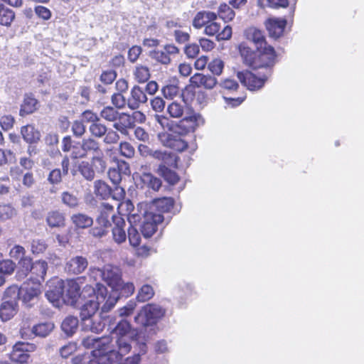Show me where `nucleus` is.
Segmentation results:
<instances>
[{
    "label": "nucleus",
    "mask_w": 364,
    "mask_h": 364,
    "mask_svg": "<svg viewBox=\"0 0 364 364\" xmlns=\"http://www.w3.org/2000/svg\"><path fill=\"white\" fill-rule=\"evenodd\" d=\"M80 302L75 306L80 310L82 320L92 317L101 308L102 312H107L116 304L118 296L116 294H108L107 288L102 284L97 283L96 289L86 285L82 289Z\"/></svg>",
    "instance_id": "f257e3e1"
},
{
    "label": "nucleus",
    "mask_w": 364,
    "mask_h": 364,
    "mask_svg": "<svg viewBox=\"0 0 364 364\" xmlns=\"http://www.w3.org/2000/svg\"><path fill=\"white\" fill-rule=\"evenodd\" d=\"M115 348L114 337L97 338V346L91 353L90 364H110L115 356V355H112Z\"/></svg>",
    "instance_id": "f03ea898"
},
{
    "label": "nucleus",
    "mask_w": 364,
    "mask_h": 364,
    "mask_svg": "<svg viewBox=\"0 0 364 364\" xmlns=\"http://www.w3.org/2000/svg\"><path fill=\"white\" fill-rule=\"evenodd\" d=\"M115 335V347L118 354L129 353L132 349V343L134 341V332L128 321L122 319L113 331Z\"/></svg>",
    "instance_id": "7ed1b4c3"
},
{
    "label": "nucleus",
    "mask_w": 364,
    "mask_h": 364,
    "mask_svg": "<svg viewBox=\"0 0 364 364\" xmlns=\"http://www.w3.org/2000/svg\"><path fill=\"white\" fill-rule=\"evenodd\" d=\"M166 314V310L156 304H148L144 306L137 316L135 322L142 326L155 325Z\"/></svg>",
    "instance_id": "20e7f679"
},
{
    "label": "nucleus",
    "mask_w": 364,
    "mask_h": 364,
    "mask_svg": "<svg viewBox=\"0 0 364 364\" xmlns=\"http://www.w3.org/2000/svg\"><path fill=\"white\" fill-rule=\"evenodd\" d=\"M102 154L100 143L93 138L83 139L81 142H77L73 146L71 157L73 159H84L89 155L95 156Z\"/></svg>",
    "instance_id": "39448f33"
},
{
    "label": "nucleus",
    "mask_w": 364,
    "mask_h": 364,
    "mask_svg": "<svg viewBox=\"0 0 364 364\" xmlns=\"http://www.w3.org/2000/svg\"><path fill=\"white\" fill-rule=\"evenodd\" d=\"M107 285L115 291L119 290L122 284V272L119 267L112 264H106L102 270H95Z\"/></svg>",
    "instance_id": "423d86ee"
},
{
    "label": "nucleus",
    "mask_w": 364,
    "mask_h": 364,
    "mask_svg": "<svg viewBox=\"0 0 364 364\" xmlns=\"http://www.w3.org/2000/svg\"><path fill=\"white\" fill-rule=\"evenodd\" d=\"M41 294V284L31 280L23 282L20 287V299L28 306L37 302Z\"/></svg>",
    "instance_id": "0eeeda50"
},
{
    "label": "nucleus",
    "mask_w": 364,
    "mask_h": 364,
    "mask_svg": "<svg viewBox=\"0 0 364 364\" xmlns=\"http://www.w3.org/2000/svg\"><path fill=\"white\" fill-rule=\"evenodd\" d=\"M164 220V217L160 213H156L152 210L145 211L143 214L141 231L146 238L151 237L157 230L158 225Z\"/></svg>",
    "instance_id": "6e6552de"
},
{
    "label": "nucleus",
    "mask_w": 364,
    "mask_h": 364,
    "mask_svg": "<svg viewBox=\"0 0 364 364\" xmlns=\"http://www.w3.org/2000/svg\"><path fill=\"white\" fill-rule=\"evenodd\" d=\"M270 75V71L267 74L258 73V75L252 74L250 71L238 72L237 76L241 83L250 90H255L263 87L264 82Z\"/></svg>",
    "instance_id": "1a4fd4ad"
},
{
    "label": "nucleus",
    "mask_w": 364,
    "mask_h": 364,
    "mask_svg": "<svg viewBox=\"0 0 364 364\" xmlns=\"http://www.w3.org/2000/svg\"><path fill=\"white\" fill-rule=\"evenodd\" d=\"M178 133H161L159 134L160 142L164 146L175 151L181 152L188 147V143Z\"/></svg>",
    "instance_id": "9d476101"
},
{
    "label": "nucleus",
    "mask_w": 364,
    "mask_h": 364,
    "mask_svg": "<svg viewBox=\"0 0 364 364\" xmlns=\"http://www.w3.org/2000/svg\"><path fill=\"white\" fill-rule=\"evenodd\" d=\"M204 123V119L199 114H193L188 117H184L177 124L176 127V133L180 135L186 134L193 132L196 129Z\"/></svg>",
    "instance_id": "9b49d317"
},
{
    "label": "nucleus",
    "mask_w": 364,
    "mask_h": 364,
    "mask_svg": "<svg viewBox=\"0 0 364 364\" xmlns=\"http://www.w3.org/2000/svg\"><path fill=\"white\" fill-rule=\"evenodd\" d=\"M36 348V345L33 343L18 342L13 347V350L10 355L11 359L21 364L26 363L29 358L28 353L34 351Z\"/></svg>",
    "instance_id": "f8f14e48"
},
{
    "label": "nucleus",
    "mask_w": 364,
    "mask_h": 364,
    "mask_svg": "<svg viewBox=\"0 0 364 364\" xmlns=\"http://www.w3.org/2000/svg\"><path fill=\"white\" fill-rule=\"evenodd\" d=\"M80 287L75 280H68L66 282H63L64 299L63 302L71 305L76 306L81 299L80 296Z\"/></svg>",
    "instance_id": "ddd939ff"
},
{
    "label": "nucleus",
    "mask_w": 364,
    "mask_h": 364,
    "mask_svg": "<svg viewBox=\"0 0 364 364\" xmlns=\"http://www.w3.org/2000/svg\"><path fill=\"white\" fill-rule=\"evenodd\" d=\"M148 98L144 92V90L138 86L134 85L130 90V95L127 98V106L129 109L134 110L146 103Z\"/></svg>",
    "instance_id": "4468645a"
},
{
    "label": "nucleus",
    "mask_w": 364,
    "mask_h": 364,
    "mask_svg": "<svg viewBox=\"0 0 364 364\" xmlns=\"http://www.w3.org/2000/svg\"><path fill=\"white\" fill-rule=\"evenodd\" d=\"M46 297L53 306L59 307L64 299L63 281L58 280L55 286L50 287L46 292Z\"/></svg>",
    "instance_id": "2eb2a0df"
},
{
    "label": "nucleus",
    "mask_w": 364,
    "mask_h": 364,
    "mask_svg": "<svg viewBox=\"0 0 364 364\" xmlns=\"http://www.w3.org/2000/svg\"><path fill=\"white\" fill-rule=\"evenodd\" d=\"M88 266L87 258L82 256H76L69 259L65 264V271L71 274L82 273Z\"/></svg>",
    "instance_id": "dca6fc26"
},
{
    "label": "nucleus",
    "mask_w": 364,
    "mask_h": 364,
    "mask_svg": "<svg viewBox=\"0 0 364 364\" xmlns=\"http://www.w3.org/2000/svg\"><path fill=\"white\" fill-rule=\"evenodd\" d=\"M191 85L196 87H203L207 90H212L218 84L217 79L210 75L196 73L191 78Z\"/></svg>",
    "instance_id": "f3484780"
},
{
    "label": "nucleus",
    "mask_w": 364,
    "mask_h": 364,
    "mask_svg": "<svg viewBox=\"0 0 364 364\" xmlns=\"http://www.w3.org/2000/svg\"><path fill=\"white\" fill-rule=\"evenodd\" d=\"M114 226L112 229V239L118 245L124 242L127 240V234L124 230L125 222L119 216H112Z\"/></svg>",
    "instance_id": "a211bd4d"
},
{
    "label": "nucleus",
    "mask_w": 364,
    "mask_h": 364,
    "mask_svg": "<svg viewBox=\"0 0 364 364\" xmlns=\"http://www.w3.org/2000/svg\"><path fill=\"white\" fill-rule=\"evenodd\" d=\"M48 269V264L44 260H37L32 264V268L31 270V279L35 282H39L41 284V282L44 281L45 276L46 274Z\"/></svg>",
    "instance_id": "6ab92c4d"
},
{
    "label": "nucleus",
    "mask_w": 364,
    "mask_h": 364,
    "mask_svg": "<svg viewBox=\"0 0 364 364\" xmlns=\"http://www.w3.org/2000/svg\"><path fill=\"white\" fill-rule=\"evenodd\" d=\"M239 51L245 64L248 66H258L257 60L259 55L247 46L246 43L240 44Z\"/></svg>",
    "instance_id": "aec40b11"
},
{
    "label": "nucleus",
    "mask_w": 364,
    "mask_h": 364,
    "mask_svg": "<svg viewBox=\"0 0 364 364\" xmlns=\"http://www.w3.org/2000/svg\"><path fill=\"white\" fill-rule=\"evenodd\" d=\"M100 117L107 122H112L121 121L124 118L129 121V115L124 112H119L117 109L112 106L105 107L100 113Z\"/></svg>",
    "instance_id": "412c9836"
},
{
    "label": "nucleus",
    "mask_w": 364,
    "mask_h": 364,
    "mask_svg": "<svg viewBox=\"0 0 364 364\" xmlns=\"http://www.w3.org/2000/svg\"><path fill=\"white\" fill-rule=\"evenodd\" d=\"M70 220L76 229H87L93 224L92 218L82 213L73 214L70 216Z\"/></svg>",
    "instance_id": "4be33fe9"
},
{
    "label": "nucleus",
    "mask_w": 364,
    "mask_h": 364,
    "mask_svg": "<svg viewBox=\"0 0 364 364\" xmlns=\"http://www.w3.org/2000/svg\"><path fill=\"white\" fill-rule=\"evenodd\" d=\"M82 321V328L85 331L99 333L103 331L105 323L100 317H90Z\"/></svg>",
    "instance_id": "5701e85b"
},
{
    "label": "nucleus",
    "mask_w": 364,
    "mask_h": 364,
    "mask_svg": "<svg viewBox=\"0 0 364 364\" xmlns=\"http://www.w3.org/2000/svg\"><path fill=\"white\" fill-rule=\"evenodd\" d=\"M119 208L124 214L127 215V219L131 225L136 224L141 220L140 215L134 212V206L131 200H127L120 203Z\"/></svg>",
    "instance_id": "b1692460"
},
{
    "label": "nucleus",
    "mask_w": 364,
    "mask_h": 364,
    "mask_svg": "<svg viewBox=\"0 0 364 364\" xmlns=\"http://www.w3.org/2000/svg\"><path fill=\"white\" fill-rule=\"evenodd\" d=\"M246 38L255 43L257 46V49L262 48L266 46L264 36L262 31L255 27H250L245 32Z\"/></svg>",
    "instance_id": "393cba45"
},
{
    "label": "nucleus",
    "mask_w": 364,
    "mask_h": 364,
    "mask_svg": "<svg viewBox=\"0 0 364 364\" xmlns=\"http://www.w3.org/2000/svg\"><path fill=\"white\" fill-rule=\"evenodd\" d=\"M154 155V159L161 161V164H164L168 168H177L178 158L175 154L158 150Z\"/></svg>",
    "instance_id": "a878e982"
},
{
    "label": "nucleus",
    "mask_w": 364,
    "mask_h": 364,
    "mask_svg": "<svg viewBox=\"0 0 364 364\" xmlns=\"http://www.w3.org/2000/svg\"><path fill=\"white\" fill-rule=\"evenodd\" d=\"M264 50L260 53L259 59L261 64H258L260 67H270L274 65L276 58L275 51L273 47L267 45L264 46Z\"/></svg>",
    "instance_id": "bb28decb"
},
{
    "label": "nucleus",
    "mask_w": 364,
    "mask_h": 364,
    "mask_svg": "<svg viewBox=\"0 0 364 364\" xmlns=\"http://www.w3.org/2000/svg\"><path fill=\"white\" fill-rule=\"evenodd\" d=\"M173 207V200L171 198H162L155 199L150 210H156L159 213H168Z\"/></svg>",
    "instance_id": "cd10ccee"
},
{
    "label": "nucleus",
    "mask_w": 364,
    "mask_h": 364,
    "mask_svg": "<svg viewBox=\"0 0 364 364\" xmlns=\"http://www.w3.org/2000/svg\"><path fill=\"white\" fill-rule=\"evenodd\" d=\"M17 302L4 301L0 308V318L2 321H8L13 317L17 311Z\"/></svg>",
    "instance_id": "c85d7f7f"
},
{
    "label": "nucleus",
    "mask_w": 364,
    "mask_h": 364,
    "mask_svg": "<svg viewBox=\"0 0 364 364\" xmlns=\"http://www.w3.org/2000/svg\"><path fill=\"white\" fill-rule=\"evenodd\" d=\"M21 133L23 139L29 144L38 142L41 138L40 132L32 125H26L21 127Z\"/></svg>",
    "instance_id": "c756f323"
},
{
    "label": "nucleus",
    "mask_w": 364,
    "mask_h": 364,
    "mask_svg": "<svg viewBox=\"0 0 364 364\" xmlns=\"http://www.w3.org/2000/svg\"><path fill=\"white\" fill-rule=\"evenodd\" d=\"M117 348L112 352V355H115L114 359L111 361L110 364H139L141 361V355L139 353H135L132 356H129L124 359L123 357L127 353H122L119 355L117 352Z\"/></svg>",
    "instance_id": "7c9ffc66"
},
{
    "label": "nucleus",
    "mask_w": 364,
    "mask_h": 364,
    "mask_svg": "<svg viewBox=\"0 0 364 364\" xmlns=\"http://www.w3.org/2000/svg\"><path fill=\"white\" fill-rule=\"evenodd\" d=\"M78 328V319L73 316H67L61 323L62 331L68 336H73Z\"/></svg>",
    "instance_id": "2f4dec72"
},
{
    "label": "nucleus",
    "mask_w": 364,
    "mask_h": 364,
    "mask_svg": "<svg viewBox=\"0 0 364 364\" xmlns=\"http://www.w3.org/2000/svg\"><path fill=\"white\" fill-rule=\"evenodd\" d=\"M47 224L50 228H60L65 225V215L58 210L50 211L46 217Z\"/></svg>",
    "instance_id": "473e14b6"
},
{
    "label": "nucleus",
    "mask_w": 364,
    "mask_h": 364,
    "mask_svg": "<svg viewBox=\"0 0 364 364\" xmlns=\"http://www.w3.org/2000/svg\"><path fill=\"white\" fill-rule=\"evenodd\" d=\"M157 172L166 181L171 185L176 184L179 180L177 173L164 164H160L159 166Z\"/></svg>",
    "instance_id": "72a5a7b5"
},
{
    "label": "nucleus",
    "mask_w": 364,
    "mask_h": 364,
    "mask_svg": "<svg viewBox=\"0 0 364 364\" xmlns=\"http://www.w3.org/2000/svg\"><path fill=\"white\" fill-rule=\"evenodd\" d=\"M94 193L97 196L105 200L111 196L112 189L105 182L99 180L95 182Z\"/></svg>",
    "instance_id": "f704fd0d"
},
{
    "label": "nucleus",
    "mask_w": 364,
    "mask_h": 364,
    "mask_svg": "<svg viewBox=\"0 0 364 364\" xmlns=\"http://www.w3.org/2000/svg\"><path fill=\"white\" fill-rule=\"evenodd\" d=\"M31 259L28 257H25L19 259L18 262V269L16 272V277L18 279H24L30 272L32 268Z\"/></svg>",
    "instance_id": "c9c22d12"
},
{
    "label": "nucleus",
    "mask_w": 364,
    "mask_h": 364,
    "mask_svg": "<svg viewBox=\"0 0 364 364\" xmlns=\"http://www.w3.org/2000/svg\"><path fill=\"white\" fill-rule=\"evenodd\" d=\"M77 171L87 181H91L95 178V172L93 168V165L88 161H81L77 166Z\"/></svg>",
    "instance_id": "e433bc0d"
},
{
    "label": "nucleus",
    "mask_w": 364,
    "mask_h": 364,
    "mask_svg": "<svg viewBox=\"0 0 364 364\" xmlns=\"http://www.w3.org/2000/svg\"><path fill=\"white\" fill-rule=\"evenodd\" d=\"M37 100L31 95H25L23 103L20 109V114L23 116L33 113L36 109Z\"/></svg>",
    "instance_id": "4c0bfd02"
},
{
    "label": "nucleus",
    "mask_w": 364,
    "mask_h": 364,
    "mask_svg": "<svg viewBox=\"0 0 364 364\" xmlns=\"http://www.w3.org/2000/svg\"><path fill=\"white\" fill-rule=\"evenodd\" d=\"M53 328L54 324L51 322L39 323L33 327L31 334L40 337H46L53 330Z\"/></svg>",
    "instance_id": "58836bf2"
},
{
    "label": "nucleus",
    "mask_w": 364,
    "mask_h": 364,
    "mask_svg": "<svg viewBox=\"0 0 364 364\" xmlns=\"http://www.w3.org/2000/svg\"><path fill=\"white\" fill-rule=\"evenodd\" d=\"M16 215V210L11 205L0 204V221H6L12 219Z\"/></svg>",
    "instance_id": "ea45409f"
},
{
    "label": "nucleus",
    "mask_w": 364,
    "mask_h": 364,
    "mask_svg": "<svg viewBox=\"0 0 364 364\" xmlns=\"http://www.w3.org/2000/svg\"><path fill=\"white\" fill-rule=\"evenodd\" d=\"M154 296V288L149 284H144L139 290L136 299L139 302H145L151 299Z\"/></svg>",
    "instance_id": "a19ab883"
},
{
    "label": "nucleus",
    "mask_w": 364,
    "mask_h": 364,
    "mask_svg": "<svg viewBox=\"0 0 364 364\" xmlns=\"http://www.w3.org/2000/svg\"><path fill=\"white\" fill-rule=\"evenodd\" d=\"M134 76L138 82H144L150 77L149 69L144 65H136L134 70Z\"/></svg>",
    "instance_id": "79ce46f5"
},
{
    "label": "nucleus",
    "mask_w": 364,
    "mask_h": 364,
    "mask_svg": "<svg viewBox=\"0 0 364 364\" xmlns=\"http://www.w3.org/2000/svg\"><path fill=\"white\" fill-rule=\"evenodd\" d=\"M18 299H20V287L16 285H11L5 290L3 296L4 301L7 300L17 302Z\"/></svg>",
    "instance_id": "37998d69"
},
{
    "label": "nucleus",
    "mask_w": 364,
    "mask_h": 364,
    "mask_svg": "<svg viewBox=\"0 0 364 364\" xmlns=\"http://www.w3.org/2000/svg\"><path fill=\"white\" fill-rule=\"evenodd\" d=\"M218 18L214 12L203 11L198 12L194 17L193 23H211Z\"/></svg>",
    "instance_id": "c03bdc74"
},
{
    "label": "nucleus",
    "mask_w": 364,
    "mask_h": 364,
    "mask_svg": "<svg viewBox=\"0 0 364 364\" xmlns=\"http://www.w3.org/2000/svg\"><path fill=\"white\" fill-rule=\"evenodd\" d=\"M286 25L287 24H266L269 36L274 38H278L287 32Z\"/></svg>",
    "instance_id": "a18cd8bd"
},
{
    "label": "nucleus",
    "mask_w": 364,
    "mask_h": 364,
    "mask_svg": "<svg viewBox=\"0 0 364 364\" xmlns=\"http://www.w3.org/2000/svg\"><path fill=\"white\" fill-rule=\"evenodd\" d=\"M142 181L147 186L154 191H158L161 186V181L159 178L155 177L151 173H145L142 176Z\"/></svg>",
    "instance_id": "49530a36"
},
{
    "label": "nucleus",
    "mask_w": 364,
    "mask_h": 364,
    "mask_svg": "<svg viewBox=\"0 0 364 364\" xmlns=\"http://www.w3.org/2000/svg\"><path fill=\"white\" fill-rule=\"evenodd\" d=\"M62 203L70 208H75L79 205V199L74 194L64 191L61 194Z\"/></svg>",
    "instance_id": "de8ad7c7"
},
{
    "label": "nucleus",
    "mask_w": 364,
    "mask_h": 364,
    "mask_svg": "<svg viewBox=\"0 0 364 364\" xmlns=\"http://www.w3.org/2000/svg\"><path fill=\"white\" fill-rule=\"evenodd\" d=\"M107 127L99 122L91 124L89 127V132L92 136L97 138H102L107 133Z\"/></svg>",
    "instance_id": "09e8293b"
},
{
    "label": "nucleus",
    "mask_w": 364,
    "mask_h": 364,
    "mask_svg": "<svg viewBox=\"0 0 364 364\" xmlns=\"http://www.w3.org/2000/svg\"><path fill=\"white\" fill-rule=\"evenodd\" d=\"M219 18L223 20L225 23L229 22L233 19L235 12L227 4L221 5L218 11Z\"/></svg>",
    "instance_id": "8fccbe9b"
},
{
    "label": "nucleus",
    "mask_w": 364,
    "mask_h": 364,
    "mask_svg": "<svg viewBox=\"0 0 364 364\" xmlns=\"http://www.w3.org/2000/svg\"><path fill=\"white\" fill-rule=\"evenodd\" d=\"M167 111L171 117L179 118L183 116L184 106L181 103L173 102L168 106Z\"/></svg>",
    "instance_id": "3c124183"
},
{
    "label": "nucleus",
    "mask_w": 364,
    "mask_h": 364,
    "mask_svg": "<svg viewBox=\"0 0 364 364\" xmlns=\"http://www.w3.org/2000/svg\"><path fill=\"white\" fill-rule=\"evenodd\" d=\"M208 68L215 75H220L224 68V62L220 58L213 59L208 64Z\"/></svg>",
    "instance_id": "603ef678"
},
{
    "label": "nucleus",
    "mask_w": 364,
    "mask_h": 364,
    "mask_svg": "<svg viewBox=\"0 0 364 364\" xmlns=\"http://www.w3.org/2000/svg\"><path fill=\"white\" fill-rule=\"evenodd\" d=\"M91 163L95 166V169L97 172H104L107 168V163L104 159V154L102 151L101 154H97L93 156L91 159Z\"/></svg>",
    "instance_id": "864d4df0"
},
{
    "label": "nucleus",
    "mask_w": 364,
    "mask_h": 364,
    "mask_svg": "<svg viewBox=\"0 0 364 364\" xmlns=\"http://www.w3.org/2000/svg\"><path fill=\"white\" fill-rule=\"evenodd\" d=\"M15 18L14 11L0 5V23H11Z\"/></svg>",
    "instance_id": "5fc2aeb1"
},
{
    "label": "nucleus",
    "mask_w": 364,
    "mask_h": 364,
    "mask_svg": "<svg viewBox=\"0 0 364 364\" xmlns=\"http://www.w3.org/2000/svg\"><path fill=\"white\" fill-rule=\"evenodd\" d=\"M133 225L134 224L131 225V227L128 230V238L132 246L137 247L141 242V235Z\"/></svg>",
    "instance_id": "6e6d98bb"
},
{
    "label": "nucleus",
    "mask_w": 364,
    "mask_h": 364,
    "mask_svg": "<svg viewBox=\"0 0 364 364\" xmlns=\"http://www.w3.org/2000/svg\"><path fill=\"white\" fill-rule=\"evenodd\" d=\"M16 268V264L11 259L0 260V273L10 275Z\"/></svg>",
    "instance_id": "4d7b16f0"
},
{
    "label": "nucleus",
    "mask_w": 364,
    "mask_h": 364,
    "mask_svg": "<svg viewBox=\"0 0 364 364\" xmlns=\"http://www.w3.org/2000/svg\"><path fill=\"white\" fill-rule=\"evenodd\" d=\"M111 101L116 109H123L125 107L126 105H127V99L120 92L113 94L111 97Z\"/></svg>",
    "instance_id": "13d9d810"
},
{
    "label": "nucleus",
    "mask_w": 364,
    "mask_h": 364,
    "mask_svg": "<svg viewBox=\"0 0 364 364\" xmlns=\"http://www.w3.org/2000/svg\"><path fill=\"white\" fill-rule=\"evenodd\" d=\"M63 176L60 168H55L49 173L47 180L52 185H58L61 183Z\"/></svg>",
    "instance_id": "bf43d9fd"
},
{
    "label": "nucleus",
    "mask_w": 364,
    "mask_h": 364,
    "mask_svg": "<svg viewBox=\"0 0 364 364\" xmlns=\"http://www.w3.org/2000/svg\"><path fill=\"white\" fill-rule=\"evenodd\" d=\"M119 149L120 154L126 158H132L134 156V148L128 142L120 143Z\"/></svg>",
    "instance_id": "052dcab7"
},
{
    "label": "nucleus",
    "mask_w": 364,
    "mask_h": 364,
    "mask_svg": "<svg viewBox=\"0 0 364 364\" xmlns=\"http://www.w3.org/2000/svg\"><path fill=\"white\" fill-rule=\"evenodd\" d=\"M47 248V245L44 240L34 239L31 242V251L33 254H40L43 252Z\"/></svg>",
    "instance_id": "680f3d73"
},
{
    "label": "nucleus",
    "mask_w": 364,
    "mask_h": 364,
    "mask_svg": "<svg viewBox=\"0 0 364 364\" xmlns=\"http://www.w3.org/2000/svg\"><path fill=\"white\" fill-rule=\"evenodd\" d=\"M104 136L103 141L106 144H116L119 140L118 133L112 129H107V133Z\"/></svg>",
    "instance_id": "e2e57ef3"
},
{
    "label": "nucleus",
    "mask_w": 364,
    "mask_h": 364,
    "mask_svg": "<svg viewBox=\"0 0 364 364\" xmlns=\"http://www.w3.org/2000/svg\"><path fill=\"white\" fill-rule=\"evenodd\" d=\"M152 58L156 61L164 65H168L171 63V58L163 50H154L152 53Z\"/></svg>",
    "instance_id": "0e129e2a"
},
{
    "label": "nucleus",
    "mask_w": 364,
    "mask_h": 364,
    "mask_svg": "<svg viewBox=\"0 0 364 364\" xmlns=\"http://www.w3.org/2000/svg\"><path fill=\"white\" fill-rule=\"evenodd\" d=\"M162 93L166 99H172L178 93V87L173 85H168L162 88Z\"/></svg>",
    "instance_id": "69168bd1"
},
{
    "label": "nucleus",
    "mask_w": 364,
    "mask_h": 364,
    "mask_svg": "<svg viewBox=\"0 0 364 364\" xmlns=\"http://www.w3.org/2000/svg\"><path fill=\"white\" fill-rule=\"evenodd\" d=\"M108 176L110 181L114 185H119L124 178L123 176L119 172V170L116 169L115 167H112L109 169Z\"/></svg>",
    "instance_id": "338daca9"
},
{
    "label": "nucleus",
    "mask_w": 364,
    "mask_h": 364,
    "mask_svg": "<svg viewBox=\"0 0 364 364\" xmlns=\"http://www.w3.org/2000/svg\"><path fill=\"white\" fill-rule=\"evenodd\" d=\"M199 46L196 43L187 45L184 48V53L188 58H195L199 53Z\"/></svg>",
    "instance_id": "774afa93"
}]
</instances>
